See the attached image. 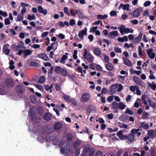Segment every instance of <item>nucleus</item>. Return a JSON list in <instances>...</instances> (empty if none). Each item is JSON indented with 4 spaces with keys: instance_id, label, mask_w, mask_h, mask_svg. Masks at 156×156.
<instances>
[{
    "instance_id": "nucleus-1",
    "label": "nucleus",
    "mask_w": 156,
    "mask_h": 156,
    "mask_svg": "<svg viewBox=\"0 0 156 156\" xmlns=\"http://www.w3.org/2000/svg\"><path fill=\"white\" fill-rule=\"evenodd\" d=\"M88 52L86 49L84 50V53L83 55V56L84 59H86L89 62H93L94 60V57L89 53L87 54Z\"/></svg>"
},
{
    "instance_id": "nucleus-2",
    "label": "nucleus",
    "mask_w": 156,
    "mask_h": 156,
    "mask_svg": "<svg viewBox=\"0 0 156 156\" xmlns=\"http://www.w3.org/2000/svg\"><path fill=\"white\" fill-rule=\"evenodd\" d=\"M125 26L124 25H122L119 28V31L120 33L122 35V33L125 32V33L127 34L129 33H133V30L132 29H131L128 28H125Z\"/></svg>"
},
{
    "instance_id": "nucleus-3",
    "label": "nucleus",
    "mask_w": 156,
    "mask_h": 156,
    "mask_svg": "<svg viewBox=\"0 0 156 156\" xmlns=\"http://www.w3.org/2000/svg\"><path fill=\"white\" fill-rule=\"evenodd\" d=\"M142 12V9L138 8L135 9L131 14L132 16L134 18H136L140 16V14Z\"/></svg>"
},
{
    "instance_id": "nucleus-4",
    "label": "nucleus",
    "mask_w": 156,
    "mask_h": 156,
    "mask_svg": "<svg viewBox=\"0 0 156 156\" xmlns=\"http://www.w3.org/2000/svg\"><path fill=\"white\" fill-rule=\"evenodd\" d=\"M133 78L134 81L136 83L142 87L144 86V83L139 77L136 76H134Z\"/></svg>"
},
{
    "instance_id": "nucleus-5",
    "label": "nucleus",
    "mask_w": 156,
    "mask_h": 156,
    "mask_svg": "<svg viewBox=\"0 0 156 156\" xmlns=\"http://www.w3.org/2000/svg\"><path fill=\"white\" fill-rule=\"evenodd\" d=\"M75 11L76 12L79 18L86 19L87 18V16L85 15L84 14L81 10H75Z\"/></svg>"
},
{
    "instance_id": "nucleus-6",
    "label": "nucleus",
    "mask_w": 156,
    "mask_h": 156,
    "mask_svg": "<svg viewBox=\"0 0 156 156\" xmlns=\"http://www.w3.org/2000/svg\"><path fill=\"white\" fill-rule=\"evenodd\" d=\"M117 136L120 140H127V136L124 135L122 130H119L117 133Z\"/></svg>"
},
{
    "instance_id": "nucleus-7",
    "label": "nucleus",
    "mask_w": 156,
    "mask_h": 156,
    "mask_svg": "<svg viewBox=\"0 0 156 156\" xmlns=\"http://www.w3.org/2000/svg\"><path fill=\"white\" fill-rule=\"evenodd\" d=\"M16 90V92L19 94H22L25 91L24 87L21 84L17 86Z\"/></svg>"
},
{
    "instance_id": "nucleus-8",
    "label": "nucleus",
    "mask_w": 156,
    "mask_h": 156,
    "mask_svg": "<svg viewBox=\"0 0 156 156\" xmlns=\"http://www.w3.org/2000/svg\"><path fill=\"white\" fill-rule=\"evenodd\" d=\"M127 142L129 144L133 143L134 141L135 136L133 134L129 133L127 136Z\"/></svg>"
},
{
    "instance_id": "nucleus-9",
    "label": "nucleus",
    "mask_w": 156,
    "mask_h": 156,
    "mask_svg": "<svg viewBox=\"0 0 156 156\" xmlns=\"http://www.w3.org/2000/svg\"><path fill=\"white\" fill-rule=\"evenodd\" d=\"M118 86L116 84H112L110 87V94H115L116 91V89L118 88Z\"/></svg>"
},
{
    "instance_id": "nucleus-10",
    "label": "nucleus",
    "mask_w": 156,
    "mask_h": 156,
    "mask_svg": "<svg viewBox=\"0 0 156 156\" xmlns=\"http://www.w3.org/2000/svg\"><path fill=\"white\" fill-rule=\"evenodd\" d=\"M52 117V114L50 112H45L44 115L43 119L47 121L51 120Z\"/></svg>"
},
{
    "instance_id": "nucleus-11",
    "label": "nucleus",
    "mask_w": 156,
    "mask_h": 156,
    "mask_svg": "<svg viewBox=\"0 0 156 156\" xmlns=\"http://www.w3.org/2000/svg\"><path fill=\"white\" fill-rule=\"evenodd\" d=\"M153 49L152 48H150L147 50V53L149 57L151 59L154 58L155 55L154 52H152Z\"/></svg>"
},
{
    "instance_id": "nucleus-12",
    "label": "nucleus",
    "mask_w": 156,
    "mask_h": 156,
    "mask_svg": "<svg viewBox=\"0 0 156 156\" xmlns=\"http://www.w3.org/2000/svg\"><path fill=\"white\" fill-rule=\"evenodd\" d=\"M5 84L7 87H13L14 85V82L11 79H8L6 80Z\"/></svg>"
},
{
    "instance_id": "nucleus-13",
    "label": "nucleus",
    "mask_w": 156,
    "mask_h": 156,
    "mask_svg": "<svg viewBox=\"0 0 156 156\" xmlns=\"http://www.w3.org/2000/svg\"><path fill=\"white\" fill-rule=\"evenodd\" d=\"M38 57V58H41L45 61H48L50 59L46 54L44 53L39 54Z\"/></svg>"
},
{
    "instance_id": "nucleus-14",
    "label": "nucleus",
    "mask_w": 156,
    "mask_h": 156,
    "mask_svg": "<svg viewBox=\"0 0 156 156\" xmlns=\"http://www.w3.org/2000/svg\"><path fill=\"white\" fill-rule=\"evenodd\" d=\"M148 135L152 138H154L156 137V134L154 130L149 129L147 131Z\"/></svg>"
},
{
    "instance_id": "nucleus-15",
    "label": "nucleus",
    "mask_w": 156,
    "mask_h": 156,
    "mask_svg": "<svg viewBox=\"0 0 156 156\" xmlns=\"http://www.w3.org/2000/svg\"><path fill=\"white\" fill-rule=\"evenodd\" d=\"M90 98L89 94L87 93H85L83 94L81 97V100L83 102H86L88 101Z\"/></svg>"
},
{
    "instance_id": "nucleus-16",
    "label": "nucleus",
    "mask_w": 156,
    "mask_h": 156,
    "mask_svg": "<svg viewBox=\"0 0 156 156\" xmlns=\"http://www.w3.org/2000/svg\"><path fill=\"white\" fill-rule=\"evenodd\" d=\"M143 34L142 33H139L138 37L135 38L133 40V43L136 44L139 42L141 40Z\"/></svg>"
},
{
    "instance_id": "nucleus-17",
    "label": "nucleus",
    "mask_w": 156,
    "mask_h": 156,
    "mask_svg": "<svg viewBox=\"0 0 156 156\" xmlns=\"http://www.w3.org/2000/svg\"><path fill=\"white\" fill-rule=\"evenodd\" d=\"M62 124L60 121L56 122L54 125V129L55 130H59L62 128Z\"/></svg>"
},
{
    "instance_id": "nucleus-18",
    "label": "nucleus",
    "mask_w": 156,
    "mask_h": 156,
    "mask_svg": "<svg viewBox=\"0 0 156 156\" xmlns=\"http://www.w3.org/2000/svg\"><path fill=\"white\" fill-rule=\"evenodd\" d=\"M38 10L40 13L43 14L44 15H46L47 13V10L46 9L44 10L41 5L38 6Z\"/></svg>"
},
{
    "instance_id": "nucleus-19",
    "label": "nucleus",
    "mask_w": 156,
    "mask_h": 156,
    "mask_svg": "<svg viewBox=\"0 0 156 156\" xmlns=\"http://www.w3.org/2000/svg\"><path fill=\"white\" fill-rule=\"evenodd\" d=\"M24 43L22 41H20L19 44L18 45H15L14 46V50L15 51H17L18 49L21 48H22L23 46V45Z\"/></svg>"
},
{
    "instance_id": "nucleus-20",
    "label": "nucleus",
    "mask_w": 156,
    "mask_h": 156,
    "mask_svg": "<svg viewBox=\"0 0 156 156\" xmlns=\"http://www.w3.org/2000/svg\"><path fill=\"white\" fill-rule=\"evenodd\" d=\"M94 109H95V108L94 106L92 105H90L87 108V112L88 113H90Z\"/></svg>"
},
{
    "instance_id": "nucleus-21",
    "label": "nucleus",
    "mask_w": 156,
    "mask_h": 156,
    "mask_svg": "<svg viewBox=\"0 0 156 156\" xmlns=\"http://www.w3.org/2000/svg\"><path fill=\"white\" fill-rule=\"evenodd\" d=\"M118 32L117 30L110 32L109 33L110 36H108V37L111 38H114L115 37L118 36Z\"/></svg>"
},
{
    "instance_id": "nucleus-22",
    "label": "nucleus",
    "mask_w": 156,
    "mask_h": 156,
    "mask_svg": "<svg viewBox=\"0 0 156 156\" xmlns=\"http://www.w3.org/2000/svg\"><path fill=\"white\" fill-rule=\"evenodd\" d=\"M123 60L124 64L129 66H131V63L129 59L126 57H124Z\"/></svg>"
},
{
    "instance_id": "nucleus-23",
    "label": "nucleus",
    "mask_w": 156,
    "mask_h": 156,
    "mask_svg": "<svg viewBox=\"0 0 156 156\" xmlns=\"http://www.w3.org/2000/svg\"><path fill=\"white\" fill-rule=\"evenodd\" d=\"M106 69L109 71H112L113 69V65L111 63L109 62L105 66Z\"/></svg>"
},
{
    "instance_id": "nucleus-24",
    "label": "nucleus",
    "mask_w": 156,
    "mask_h": 156,
    "mask_svg": "<svg viewBox=\"0 0 156 156\" xmlns=\"http://www.w3.org/2000/svg\"><path fill=\"white\" fill-rule=\"evenodd\" d=\"M32 51H31L29 49L24 50V54L25 56V58H26L27 56L31 55Z\"/></svg>"
},
{
    "instance_id": "nucleus-25",
    "label": "nucleus",
    "mask_w": 156,
    "mask_h": 156,
    "mask_svg": "<svg viewBox=\"0 0 156 156\" xmlns=\"http://www.w3.org/2000/svg\"><path fill=\"white\" fill-rule=\"evenodd\" d=\"M94 54L97 56H99L101 53V51L98 48H96L94 49Z\"/></svg>"
},
{
    "instance_id": "nucleus-26",
    "label": "nucleus",
    "mask_w": 156,
    "mask_h": 156,
    "mask_svg": "<svg viewBox=\"0 0 156 156\" xmlns=\"http://www.w3.org/2000/svg\"><path fill=\"white\" fill-rule=\"evenodd\" d=\"M62 68L59 66H56L55 67L54 70L55 72L57 74H60Z\"/></svg>"
},
{
    "instance_id": "nucleus-27",
    "label": "nucleus",
    "mask_w": 156,
    "mask_h": 156,
    "mask_svg": "<svg viewBox=\"0 0 156 156\" xmlns=\"http://www.w3.org/2000/svg\"><path fill=\"white\" fill-rule=\"evenodd\" d=\"M148 86H149L151 87V89L153 90H155L156 88V84L154 81L152 82V83H147Z\"/></svg>"
},
{
    "instance_id": "nucleus-28",
    "label": "nucleus",
    "mask_w": 156,
    "mask_h": 156,
    "mask_svg": "<svg viewBox=\"0 0 156 156\" xmlns=\"http://www.w3.org/2000/svg\"><path fill=\"white\" fill-rule=\"evenodd\" d=\"M112 105L114 109L117 110L119 109L118 104L115 101H114L112 103Z\"/></svg>"
},
{
    "instance_id": "nucleus-29",
    "label": "nucleus",
    "mask_w": 156,
    "mask_h": 156,
    "mask_svg": "<svg viewBox=\"0 0 156 156\" xmlns=\"http://www.w3.org/2000/svg\"><path fill=\"white\" fill-rule=\"evenodd\" d=\"M31 102L34 104H35L37 98L35 95H31L30 97Z\"/></svg>"
},
{
    "instance_id": "nucleus-30",
    "label": "nucleus",
    "mask_w": 156,
    "mask_h": 156,
    "mask_svg": "<svg viewBox=\"0 0 156 156\" xmlns=\"http://www.w3.org/2000/svg\"><path fill=\"white\" fill-rule=\"evenodd\" d=\"M108 16L107 14H105L103 15L101 14L97 15V18L100 20L105 19L107 18Z\"/></svg>"
},
{
    "instance_id": "nucleus-31",
    "label": "nucleus",
    "mask_w": 156,
    "mask_h": 156,
    "mask_svg": "<svg viewBox=\"0 0 156 156\" xmlns=\"http://www.w3.org/2000/svg\"><path fill=\"white\" fill-rule=\"evenodd\" d=\"M60 74H61L62 76H66L68 75V73L66 69L62 68Z\"/></svg>"
},
{
    "instance_id": "nucleus-32",
    "label": "nucleus",
    "mask_w": 156,
    "mask_h": 156,
    "mask_svg": "<svg viewBox=\"0 0 156 156\" xmlns=\"http://www.w3.org/2000/svg\"><path fill=\"white\" fill-rule=\"evenodd\" d=\"M129 116L126 115H121L120 119L121 121L123 122H126L128 119Z\"/></svg>"
},
{
    "instance_id": "nucleus-33",
    "label": "nucleus",
    "mask_w": 156,
    "mask_h": 156,
    "mask_svg": "<svg viewBox=\"0 0 156 156\" xmlns=\"http://www.w3.org/2000/svg\"><path fill=\"white\" fill-rule=\"evenodd\" d=\"M45 78L43 76H41L38 80V83H43L45 81Z\"/></svg>"
},
{
    "instance_id": "nucleus-34",
    "label": "nucleus",
    "mask_w": 156,
    "mask_h": 156,
    "mask_svg": "<svg viewBox=\"0 0 156 156\" xmlns=\"http://www.w3.org/2000/svg\"><path fill=\"white\" fill-rule=\"evenodd\" d=\"M67 58V56L65 55H63L61 58V59L60 60V63H62L64 64L65 63V60H66Z\"/></svg>"
},
{
    "instance_id": "nucleus-35",
    "label": "nucleus",
    "mask_w": 156,
    "mask_h": 156,
    "mask_svg": "<svg viewBox=\"0 0 156 156\" xmlns=\"http://www.w3.org/2000/svg\"><path fill=\"white\" fill-rule=\"evenodd\" d=\"M14 62L13 60L10 61L9 62V68L11 70H13L15 68V66L14 65Z\"/></svg>"
},
{
    "instance_id": "nucleus-36",
    "label": "nucleus",
    "mask_w": 156,
    "mask_h": 156,
    "mask_svg": "<svg viewBox=\"0 0 156 156\" xmlns=\"http://www.w3.org/2000/svg\"><path fill=\"white\" fill-rule=\"evenodd\" d=\"M55 43H56V44H58V43L57 41H55V42H54L52 43L51 44V45L48 46L47 48V50L48 51H50L52 48H53V45L54 44H55Z\"/></svg>"
},
{
    "instance_id": "nucleus-37",
    "label": "nucleus",
    "mask_w": 156,
    "mask_h": 156,
    "mask_svg": "<svg viewBox=\"0 0 156 156\" xmlns=\"http://www.w3.org/2000/svg\"><path fill=\"white\" fill-rule=\"evenodd\" d=\"M141 126L144 129H147L149 128V126L148 124L145 123L144 122H142L140 123Z\"/></svg>"
},
{
    "instance_id": "nucleus-38",
    "label": "nucleus",
    "mask_w": 156,
    "mask_h": 156,
    "mask_svg": "<svg viewBox=\"0 0 156 156\" xmlns=\"http://www.w3.org/2000/svg\"><path fill=\"white\" fill-rule=\"evenodd\" d=\"M81 144V142L78 140L75 141L73 144V147L76 148L78 147Z\"/></svg>"
},
{
    "instance_id": "nucleus-39",
    "label": "nucleus",
    "mask_w": 156,
    "mask_h": 156,
    "mask_svg": "<svg viewBox=\"0 0 156 156\" xmlns=\"http://www.w3.org/2000/svg\"><path fill=\"white\" fill-rule=\"evenodd\" d=\"M148 101L149 105L151 107L153 108H155L156 107V103H153L151 99H149Z\"/></svg>"
},
{
    "instance_id": "nucleus-40",
    "label": "nucleus",
    "mask_w": 156,
    "mask_h": 156,
    "mask_svg": "<svg viewBox=\"0 0 156 156\" xmlns=\"http://www.w3.org/2000/svg\"><path fill=\"white\" fill-rule=\"evenodd\" d=\"M63 97L65 101L66 102H69L71 99L70 96L69 95H64Z\"/></svg>"
},
{
    "instance_id": "nucleus-41",
    "label": "nucleus",
    "mask_w": 156,
    "mask_h": 156,
    "mask_svg": "<svg viewBox=\"0 0 156 156\" xmlns=\"http://www.w3.org/2000/svg\"><path fill=\"white\" fill-rule=\"evenodd\" d=\"M30 66H34V67H37L38 66L39 64L34 61H32L30 62V64H29Z\"/></svg>"
},
{
    "instance_id": "nucleus-42",
    "label": "nucleus",
    "mask_w": 156,
    "mask_h": 156,
    "mask_svg": "<svg viewBox=\"0 0 156 156\" xmlns=\"http://www.w3.org/2000/svg\"><path fill=\"white\" fill-rule=\"evenodd\" d=\"M36 17L34 14H33L32 16L30 15V14H29L27 16V19L29 20H35Z\"/></svg>"
},
{
    "instance_id": "nucleus-43",
    "label": "nucleus",
    "mask_w": 156,
    "mask_h": 156,
    "mask_svg": "<svg viewBox=\"0 0 156 156\" xmlns=\"http://www.w3.org/2000/svg\"><path fill=\"white\" fill-rule=\"evenodd\" d=\"M126 105H125L123 103L120 102L119 103V108L121 110H123L126 107Z\"/></svg>"
},
{
    "instance_id": "nucleus-44",
    "label": "nucleus",
    "mask_w": 156,
    "mask_h": 156,
    "mask_svg": "<svg viewBox=\"0 0 156 156\" xmlns=\"http://www.w3.org/2000/svg\"><path fill=\"white\" fill-rule=\"evenodd\" d=\"M90 148V146L88 144L85 145L83 147L84 151H83L87 153L89 150Z\"/></svg>"
},
{
    "instance_id": "nucleus-45",
    "label": "nucleus",
    "mask_w": 156,
    "mask_h": 156,
    "mask_svg": "<svg viewBox=\"0 0 156 156\" xmlns=\"http://www.w3.org/2000/svg\"><path fill=\"white\" fill-rule=\"evenodd\" d=\"M148 113L146 112H144L142 115L141 119H147L148 118Z\"/></svg>"
},
{
    "instance_id": "nucleus-46",
    "label": "nucleus",
    "mask_w": 156,
    "mask_h": 156,
    "mask_svg": "<svg viewBox=\"0 0 156 156\" xmlns=\"http://www.w3.org/2000/svg\"><path fill=\"white\" fill-rule=\"evenodd\" d=\"M67 139L69 141H71L73 139V136L71 133H68L66 135Z\"/></svg>"
},
{
    "instance_id": "nucleus-47",
    "label": "nucleus",
    "mask_w": 156,
    "mask_h": 156,
    "mask_svg": "<svg viewBox=\"0 0 156 156\" xmlns=\"http://www.w3.org/2000/svg\"><path fill=\"white\" fill-rule=\"evenodd\" d=\"M69 102H71L74 106H76L77 105V101L75 98H71Z\"/></svg>"
},
{
    "instance_id": "nucleus-48",
    "label": "nucleus",
    "mask_w": 156,
    "mask_h": 156,
    "mask_svg": "<svg viewBox=\"0 0 156 156\" xmlns=\"http://www.w3.org/2000/svg\"><path fill=\"white\" fill-rule=\"evenodd\" d=\"M48 138H49L48 140V141L49 142H54V141L55 140V137L54 136H49Z\"/></svg>"
},
{
    "instance_id": "nucleus-49",
    "label": "nucleus",
    "mask_w": 156,
    "mask_h": 156,
    "mask_svg": "<svg viewBox=\"0 0 156 156\" xmlns=\"http://www.w3.org/2000/svg\"><path fill=\"white\" fill-rule=\"evenodd\" d=\"M35 86L40 90L42 91L44 90V88L42 86L38 84H35Z\"/></svg>"
},
{
    "instance_id": "nucleus-50",
    "label": "nucleus",
    "mask_w": 156,
    "mask_h": 156,
    "mask_svg": "<svg viewBox=\"0 0 156 156\" xmlns=\"http://www.w3.org/2000/svg\"><path fill=\"white\" fill-rule=\"evenodd\" d=\"M125 113L126 114H128L131 115L133 114V112L132 110H129L128 108H127L126 110L125 111Z\"/></svg>"
},
{
    "instance_id": "nucleus-51",
    "label": "nucleus",
    "mask_w": 156,
    "mask_h": 156,
    "mask_svg": "<svg viewBox=\"0 0 156 156\" xmlns=\"http://www.w3.org/2000/svg\"><path fill=\"white\" fill-rule=\"evenodd\" d=\"M129 4L124 5L123 6L122 9L124 10H127L129 11Z\"/></svg>"
},
{
    "instance_id": "nucleus-52",
    "label": "nucleus",
    "mask_w": 156,
    "mask_h": 156,
    "mask_svg": "<svg viewBox=\"0 0 156 156\" xmlns=\"http://www.w3.org/2000/svg\"><path fill=\"white\" fill-rule=\"evenodd\" d=\"M64 11L65 13L67 14L68 16L70 15V13L67 7H64Z\"/></svg>"
},
{
    "instance_id": "nucleus-53",
    "label": "nucleus",
    "mask_w": 156,
    "mask_h": 156,
    "mask_svg": "<svg viewBox=\"0 0 156 156\" xmlns=\"http://www.w3.org/2000/svg\"><path fill=\"white\" fill-rule=\"evenodd\" d=\"M18 21H21L22 20L23 18V14H20L17 17Z\"/></svg>"
},
{
    "instance_id": "nucleus-54",
    "label": "nucleus",
    "mask_w": 156,
    "mask_h": 156,
    "mask_svg": "<svg viewBox=\"0 0 156 156\" xmlns=\"http://www.w3.org/2000/svg\"><path fill=\"white\" fill-rule=\"evenodd\" d=\"M95 67L97 71H100L101 70L102 68L100 65L97 64H95Z\"/></svg>"
},
{
    "instance_id": "nucleus-55",
    "label": "nucleus",
    "mask_w": 156,
    "mask_h": 156,
    "mask_svg": "<svg viewBox=\"0 0 156 156\" xmlns=\"http://www.w3.org/2000/svg\"><path fill=\"white\" fill-rule=\"evenodd\" d=\"M114 50L116 53H119L122 52V50L120 48L116 47H114Z\"/></svg>"
},
{
    "instance_id": "nucleus-56",
    "label": "nucleus",
    "mask_w": 156,
    "mask_h": 156,
    "mask_svg": "<svg viewBox=\"0 0 156 156\" xmlns=\"http://www.w3.org/2000/svg\"><path fill=\"white\" fill-rule=\"evenodd\" d=\"M95 150L93 148L90 149L89 152V156H93Z\"/></svg>"
},
{
    "instance_id": "nucleus-57",
    "label": "nucleus",
    "mask_w": 156,
    "mask_h": 156,
    "mask_svg": "<svg viewBox=\"0 0 156 156\" xmlns=\"http://www.w3.org/2000/svg\"><path fill=\"white\" fill-rule=\"evenodd\" d=\"M66 151V149L64 147H62L60 148V152L62 154H65Z\"/></svg>"
},
{
    "instance_id": "nucleus-58",
    "label": "nucleus",
    "mask_w": 156,
    "mask_h": 156,
    "mask_svg": "<svg viewBox=\"0 0 156 156\" xmlns=\"http://www.w3.org/2000/svg\"><path fill=\"white\" fill-rule=\"evenodd\" d=\"M55 88L56 90L58 91H61V86L58 83L56 84L55 86Z\"/></svg>"
},
{
    "instance_id": "nucleus-59",
    "label": "nucleus",
    "mask_w": 156,
    "mask_h": 156,
    "mask_svg": "<svg viewBox=\"0 0 156 156\" xmlns=\"http://www.w3.org/2000/svg\"><path fill=\"white\" fill-rule=\"evenodd\" d=\"M139 131V128L136 129H133L131 131V133L133 134L137 133Z\"/></svg>"
},
{
    "instance_id": "nucleus-60",
    "label": "nucleus",
    "mask_w": 156,
    "mask_h": 156,
    "mask_svg": "<svg viewBox=\"0 0 156 156\" xmlns=\"http://www.w3.org/2000/svg\"><path fill=\"white\" fill-rule=\"evenodd\" d=\"M108 89L105 87H104L102 89L101 94H106L108 92Z\"/></svg>"
},
{
    "instance_id": "nucleus-61",
    "label": "nucleus",
    "mask_w": 156,
    "mask_h": 156,
    "mask_svg": "<svg viewBox=\"0 0 156 156\" xmlns=\"http://www.w3.org/2000/svg\"><path fill=\"white\" fill-rule=\"evenodd\" d=\"M87 31V28L86 27H85L84 30H81L80 32L83 35H86Z\"/></svg>"
},
{
    "instance_id": "nucleus-62",
    "label": "nucleus",
    "mask_w": 156,
    "mask_h": 156,
    "mask_svg": "<svg viewBox=\"0 0 156 156\" xmlns=\"http://www.w3.org/2000/svg\"><path fill=\"white\" fill-rule=\"evenodd\" d=\"M10 23V21L9 18L5 19V25H8Z\"/></svg>"
},
{
    "instance_id": "nucleus-63",
    "label": "nucleus",
    "mask_w": 156,
    "mask_h": 156,
    "mask_svg": "<svg viewBox=\"0 0 156 156\" xmlns=\"http://www.w3.org/2000/svg\"><path fill=\"white\" fill-rule=\"evenodd\" d=\"M3 51L5 53V55H8L10 53V50L9 49H4V50H3Z\"/></svg>"
},
{
    "instance_id": "nucleus-64",
    "label": "nucleus",
    "mask_w": 156,
    "mask_h": 156,
    "mask_svg": "<svg viewBox=\"0 0 156 156\" xmlns=\"http://www.w3.org/2000/svg\"><path fill=\"white\" fill-rule=\"evenodd\" d=\"M102 152L101 151H98L95 154V156H102Z\"/></svg>"
}]
</instances>
